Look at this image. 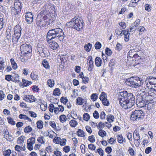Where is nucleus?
Listing matches in <instances>:
<instances>
[{
	"label": "nucleus",
	"mask_w": 156,
	"mask_h": 156,
	"mask_svg": "<svg viewBox=\"0 0 156 156\" xmlns=\"http://www.w3.org/2000/svg\"><path fill=\"white\" fill-rule=\"evenodd\" d=\"M119 101L120 105L124 109L131 108L135 104V98L131 93L124 91L120 93Z\"/></svg>",
	"instance_id": "f257e3e1"
},
{
	"label": "nucleus",
	"mask_w": 156,
	"mask_h": 156,
	"mask_svg": "<svg viewBox=\"0 0 156 156\" xmlns=\"http://www.w3.org/2000/svg\"><path fill=\"white\" fill-rule=\"evenodd\" d=\"M66 36L62 30L60 28H56L48 31L47 34V40L58 39L62 41Z\"/></svg>",
	"instance_id": "f03ea898"
},
{
	"label": "nucleus",
	"mask_w": 156,
	"mask_h": 156,
	"mask_svg": "<svg viewBox=\"0 0 156 156\" xmlns=\"http://www.w3.org/2000/svg\"><path fill=\"white\" fill-rule=\"evenodd\" d=\"M142 81L138 77H132L126 79L125 83L132 87L136 88L142 84Z\"/></svg>",
	"instance_id": "7ed1b4c3"
},
{
	"label": "nucleus",
	"mask_w": 156,
	"mask_h": 156,
	"mask_svg": "<svg viewBox=\"0 0 156 156\" xmlns=\"http://www.w3.org/2000/svg\"><path fill=\"white\" fill-rule=\"evenodd\" d=\"M14 34L12 36V40L14 44H16L21 35L22 29L19 25H16L14 29Z\"/></svg>",
	"instance_id": "20e7f679"
},
{
	"label": "nucleus",
	"mask_w": 156,
	"mask_h": 156,
	"mask_svg": "<svg viewBox=\"0 0 156 156\" xmlns=\"http://www.w3.org/2000/svg\"><path fill=\"white\" fill-rule=\"evenodd\" d=\"M144 116V114L142 111L137 110L132 112L131 118L133 121L137 120H138L141 119H143Z\"/></svg>",
	"instance_id": "39448f33"
},
{
	"label": "nucleus",
	"mask_w": 156,
	"mask_h": 156,
	"mask_svg": "<svg viewBox=\"0 0 156 156\" xmlns=\"http://www.w3.org/2000/svg\"><path fill=\"white\" fill-rule=\"evenodd\" d=\"M48 20L47 16H43L41 15H38L36 19V24L40 27L44 26L47 24V22Z\"/></svg>",
	"instance_id": "423d86ee"
},
{
	"label": "nucleus",
	"mask_w": 156,
	"mask_h": 156,
	"mask_svg": "<svg viewBox=\"0 0 156 156\" xmlns=\"http://www.w3.org/2000/svg\"><path fill=\"white\" fill-rule=\"evenodd\" d=\"M74 29L77 30H80L83 27V22L82 19L80 20L79 18H75L73 21Z\"/></svg>",
	"instance_id": "0eeeda50"
},
{
	"label": "nucleus",
	"mask_w": 156,
	"mask_h": 156,
	"mask_svg": "<svg viewBox=\"0 0 156 156\" xmlns=\"http://www.w3.org/2000/svg\"><path fill=\"white\" fill-rule=\"evenodd\" d=\"M20 49L23 54H27L32 51L31 46L27 44H23L20 46Z\"/></svg>",
	"instance_id": "6e6552de"
},
{
	"label": "nucleus",
	"mask_w": 156,
	"mask_h": 156,
	"mask_svg": "<svg viewBox=\"0 0 156 156\" xmlns=\"http://www.w3.org/2000/svg\"><path fill=\"white\" fill-rule=\"evenodd\" d=\"M145 99L146 102L149 105V104L156 102V95L153 92L150 93L145 97Z\"/></svg>",
	"instance_id": "1a4fd4ad"
},
{
	"label": "nucleus",
	"mask_w": 156,
	"mask_h": 156,
	"mask_svg": "<svg viewBox=\"0 0 156 156\" xmlns=\"http://www.w3.org/2000/svg\"><path fill=\"white\" fill-rule=\"evenodd\" d=\"M136 103L137 106L140 108H142L145 106L146 107H147L148 109L149 105L146 102V99H144L142 97L138 98L136 99Z\"/></svg>",
	"instance_id": "9d476101"
},
{
	"label": "nucleus",
	"mask_w": 156,
	"mask_h": 156,
	"mask_svg": "<svg viewBox=\"0 0 156 156\" xmlns=\"http://www.w3.org/2000/svg\"><path fill=\"white\" fill-rule=\"evenodd\" d=\"M133 136L135 140V141H134L135 145L136 146H139L140 142V136L137 130L134 131L133 134Z\"/></svg>",
	"instance_id": "9b49d317"
},
{
	"label": "nucleus",
	"mask_w": 156,
	"mask_h": 156,
	"mask_svg": "<svg viewBox=\"0 0 156 156\" xmlns=\"http://www.w3.org/2000/svg\"><path fill=\"white\" fill-rule=\"evenodd\" d=\"M25 20L27 23L30 24L31 23L33 20V15L30 12H27L25 15Z\"/></svg>",
	"instance_id": "f8f14e48"
},
{
	"label": "nucleus",
	"mask_w": 156,
	"mask_h": 156,
	"mask_svg": "<svg viewBox=\"0 0 156 156\" xmlns=\"http://www.w3.org/2000/svg\"><path fill=\"white\" fill-rule=\"evenodd\" d=\"M87 63L89 67L88 70L89 71H91L94 67V62L92 61V58L91 56L88 57L87 59Z\"/></svg>",
	"instance_id": "ddd939ff"
},
{
	"label": "nucleus",
	"mask_w": 156,
	"mask_h": 156,
	"mask_svg": "<svg viewBox=\"0 0 156 156\" xmlns=\"http://www.w3.org/2000/svg\"><path fill=\"white\" fill-rule=\"evenodd\" d=\"M52 40H47V42L49 44V46L53 50H55L58 47V44L56 42L52 41Z\"/></svg>",
	"instance_id": "4468645a"
},
{
	"label": "nucleus",
	"mask_w": 156,
	"mask_h": 156,
	"mask_svg": "<svg viewBox=\"0 0 156 156\" xmlns=\"http://www.w3.org/2000/svg\"><path fill=\"white\" fill-rule=\"evenodd\" d=\"M23 100L28 102H34L35 101V98L32 95H25Z\"/></svg>",
	"instance_id": "2eb2a0df"
},
{
	"label": "nucleus",
	"mask_w": 156,
	"mask_h": 156,
	"mask_svg": "<svg viewBox=\"0 0 156 156\" xmlns=\"http://www.w3.org/2000/svg\"><path fill=\"white\" fill-rule=\"evenodd\" d=\"M22 4L19 2V1L15 2L14 3V7L16 9L18 10L17 12H20L22 8Z\"/></svg>",
	"instance_id": "dca6fc26"
},
{
	"label": "nucleus",
	"mask_w": 156,
	"mask_h": 156,
	"mask_svg": "<svg viewBox=\"0 0 156 156\" xmlns=\"http://www.w3.org/2000/svg\"><path fill=\"white\" fill-rule=\"evenodd\" d=\"M64 111V108L62 105H58V107L55 108L54 112L56 114H58L60 112H62Z\"/></svg>",
	"instance_id": "f3484780"
},
{
	"label": "nucleus",
	"mask_w": 156,
	"mask_h": 156,
	"mask_svg": "<svg viewBox=\"0 0 156 156\" xmlns=\"http://www.w3.org/2000/svg\"><path fill=\"white\" fill-rule=\"evenodd\" d=\"M147 81L153 85H154L156 84V78L150 76L147 78Z\"/></svg>",
	"instance_id": "a211bd4d"
},
{
	"label": "nucleus",
	"mask_w": 156,
	"mask_h": 156,
	"mask_svg": "<svg viewBox=\"0 0 156 156\" xmlns=\"http://www.w3.org/2000/svg\"><path fill=\"white\" fill-rule=\"evenodd\" d=\"M48 51L47 49L45 47L44 48V49H43V50H42V51L40 53V55L41 57H44L48 56Z\"/></svg>",
	"instance_id": "6ab92c4d"
},
{
	"label": "nucleus",
	"mask_w": 156,
	"mask_h": 156,
	"mask_svg": "<svg viewBox=\"0 0 156 156\" xmlns=\"http://www.w3.org/2000/svg\"><path fill=\"white\" fill-rule=\"evenodd\" d=\"M86 102L85 99L80 97H78L76 99V103L79 105H81L84 103H86Z\"/></svg>",
	"instance_id": "aec40b11"
},
{
	"label": "nucleus",
	"mask_w": 156,
	"mask_h": 156,
	"mask_svg": "<svg viewBox=\"0 0 156 156\" xmlns=\"http://www.w3.org/2000/svg\"><path fill=\"white\" fill-rule=\"evenodd\" d=\"M20 76L17 74H14L12 76V81L16 83H18L20 82L19 80Z\"/></svg>",
	"instance_id": "412c9836"
},
{
	"label": "nucleus",
	"mask_w": 156,
	"mask_h": 156,
	"mask_svg": "<svg viewBox=\"0 0 156 156\" xmlns=\"http://www.w3.org/2000/svg\"><path fill=\"white\" fill-rule=\"evenodd\" d=\"M102 61L101 59L98 57H97L95 59V64L97 67H99L101 66Z\"/></svg>",
	"instance_id": "4be33fe9"
},
{
	"label": "nucleus",
	"mask_w": 156,
	"mask_h": 156,
	"mask_svg": "<svg viewBox=\"0 0 156 156\" xmlns=\"http://www.w3.org/2000/svg\"><path fill=\"white\" fill-rule=\"evenodd\" d=\"M116 137L117 139V141L120 144H122L124 140H125V138H123V137L122 134H119L117 135L116 136Z\"/></svg>",
	"instance_id": "5701e85b"
},
{
	"label": "nucleus",
	"mask_w": 156,
	"mask_h": 156,
	"mask_svg": "<svg viewBox=\"0 0 156 156\" xmlns=\"http://www.w3.org/2000/svg\"><path fill=\"white\" fill-rule=\"evenodd\" d=\"M133 58H136L137 59V62H136V65H134L135 66H136L137 65H139V66H141V64H142V63H139L138 62V60H141V57L140 56H139L138 54L136 53V52L135 53V55H134V56Z\"/></svg>",
	"instance_id": "b1692460"
},
{
	"label": "nucleus",
	"mask_w": 156,
	"mask_h": 156,
	"mask_svg": "<svg viewBox=\"0 0 156 156\" xmlns=\"http://www.w3.org/2000/svg\"><path fill=\"white\" fill-rule=\"evenodd\" d=\"M136 51L134 49L130 50L129 52H128V56L127 58H129L130 57V58H133V57H134Z\"/></svg>",
	"instance_id": "393cba45"
},
{
	"label": "nucleus",
	"mask_w": 156,
	"mask_h": 156,
	"mask_svg": "<svg viewBox=\"0 0 156 156\" xmlns=\"http://www.w3.org/2000/svg\"><path fill=\"white\" fill-rule=\"evenodd\" d=\"M42 64L43 66L46 69H49L50 68L49 63L46 59H44L43 60Z\"/></svg>",
	"instance_id": "a878e982"
},
{
	"label": "nucleus",
	"mask_w": 156,
	"mask_h": 156,
	"mask_svg": "<svg viewBox=\"0 0 156 156\" xmlns=\"http://www.w3.org/2000/svg\"><path fill=\"white\" fill-rule=\"evenodd\" d=\"M10 62L11 63V65L12 68L14 69H16L17 68V64L15 62L13 58H12L10 60Z\"/></svg>",
	"instance_id": "bb28decb"
},
{
	"label": "nucleus",
	"mask_w": 156,
	"mask_h": 156,
	"mask_svg": "<svg viewBox=\"0 0 156 156\" xmlns=\"http://www.w3.org/2000/svg\"><path fill=\"white\" fill-rule=\"evenodd\" d=\"M47 84L49 87H52L54 85V81L52 79H48L47 81Z\"/></svg>",
	"instance_id": "cd10ccee"
},
{
	"label": "nucleus",
	"mask_w": 156,
	"mask_h": 156,
	"mask_svg": "<svg viewBox=\"0 0 156 156\" xmlns=\"http://www.w3.org/2000/svg\"><path fill=\"white\" fill-rule=\"evenodd\" d=\"M75 18H73L72 20L69 22H67L66 23V25L67 27H71L74 29V23L73 21L74 20Z\"/></svg>",
	"instance_id": "c85d7f7f"
},
{
	"label": "nucleus",
	"mask_w": 156,
	"mask_h": 156,
	"mask_svg": "<svg viewBox=\"0 0 156 156\" xmlns=\"http://www.w3.org/2000/svg\"><path fill=\"white\" fill-rule=\"evenodd\" d=\"M27 143L33 145L35 143V139L33 137H31L27 140Z\"/></svg>",
	"instance_id": "c756f323"
},
{
	"label": "nucleus",
	"mask_w": 156,
	"mask_h": 156,
	"mask_svg": "<svg viewBox=\"0 0 156 156\" xmlns=\"http://www.w3.org/2000/svg\"><path fill=\"white\" fill-rule=\"evenodd\" d=\"M31 78L34 80H37L38 77V75L34 72H32L30 74Z\"/></svg>",
	"instance_id": "7c9ffc66"
},
{
	"label": "nucleus",
	"mask_w": 156,
	"mask_h": 156,
	"mask_svg": "<svg viewBox=\"0 0 156 156\" xmlns=\"http://www.w3.org/2000/svg\"><path fill=\"white\" fill-rule=\"evenodd\" d=\"M90 98L93 101H96L98 98V94L96 93H93L90 96Z\"/></svg>",
	"instance_id": "2f4dec72"
},
{
	"label": "nucleus",
	"mask_w": 156,
	"mask_h": 156,
	"mask_svg": "<svg viewBox=\"0 0 156 156\" xmlns=\"http://www.w3.org/2000/svg\"><path fill=\"white\" fill-rule=\"evenodd\" d=\"M77 135L79 136L84 137L85 136V134L82 130L79 129L77 131Z\"/></svg>",
	"instance_id": "473e14b6"
},
{
	"label": "nucleus",
	"mask_w": 156,
	"mask_h": 156,
	"mask_svg": "<svg viewBox=\"0 0 156 156\" xmlns=\"http://www.w3.org/2000/svg\"><path fill=\"white\" fill-rule=\"evenodd\" d=\"M4 137L5 138L8 140H12V137L11 135H10L9 134V133L7 132V133H6V132L5 133V134L4 135Z\"/></svg>",
	"instance_id": "72a5a7b5"
},
{
	"label": "nucleus",
	"mask_w": 156,
	"mask_h": 156,
	"mask_svg": "<svg viewBox=\"0 0 156 156\" xmlns=\"http://www.w3.org/2000/svg\"><path fill=\"white\" fill-rule=\"evenodd\" d=\"M69 123L70 126L73 127H75L78 124L77 121L73 119L71 120Z\"/></svg>",
	"instance_id": "f704fd0d"
},
{
	"label": "nucleus",
	"mask_w": 156,
	"mask_h": 156,
	"mask_svg": "<svg viewBox=\"0 0 156 156\" xmlns=\"http://www.w3.org/2000/svg\"><path fill=\"white\" fill-rule=\"evenodd\" d=\"M98 134L102 137H103L104 136H106V133L104 130L100 129L98 132Z\"/></svg>",
	"instance_id": "c9c22d12"
},
{
	"label": "nucleus",
	"mask_w": 156,
	"mask_h": 156,
	"mask_svg": "<svg viewBox=\"0 0 156 156\" xmlns=\"http://www.w3.org/2000/svg\"><path fill=\"white\" fill-rule=\"evenodd\" d=\"M67 119L66 116L64 115H61L59 117V119L61 122H64Z\"/></svg>",
	"instance_id": "e433bc0d"
},
{
	"label": "nucleus",
	"mask_w": 156,
	"mask_h": 156,
	"mask_svg": "<svg viewBox=\"0 0 156 156\" xmlns=\"http://www.w3.org/2000/svg\"><path fill=\"white\" fill-rule=\"evenodd\" d=\"M37 127L39 129H42L43 126V122L41 120L38 121L37 122Z\"/></svg>",
	"instance_id": "4c0bfd02"
},
{
	"label": "nucleus",
	"mask_w": 156,
	"mask_h": 156,
	"mask_svg": "<svg viewBox=\"0 0 156 156\" xmlns=\"http://www.w3.org/2000/svg\"><path fill=\"white\" fill-rule=\"evenodd\" d=\"M60 94V89L58 88L55 89L53 91V94L54 95L58 96Z\"/></svg>",
	"instance_id": "58836bf2"
},
{
	"label": "nucleus",
	"mask_w": 156,
	"mask_h": 156,
	"mask_svg": "<svg viewBox=\"0 0 156 156\" xmlns=\"http://www.w3.org/2000/svg\"><path fill=\"white\" fill-rule=\"evenodd\" d=\"M22 82H23L24 86L25 87L28 86L31 84V82L24 79H22Z\"/></svg>",
	"instance_id": "ea45409f"
},
{
	"label": "nucleus",
	"mask_w": 156,
	"mask_h": 156,
	"mask_svg": "<svg viewBox=\"0 0 156 156\" xmlns=\"http://www.w3.org/2000/svg\"><path fill=\"white\" fill-rule=\"evenodd\" d=\"M92 47V44L89 43L84 46V49L86 51H89L91 49Z\"/></svg>",
	"instance_id": "a19ab883"
},
{
	"label": "nucleus",
	"mask_w": 156,
	"mask_h": 156,
	"mask_svg": "<svg viewBox=\"0 0 156 156\" xmlns=\"http://www.w3.org/2000/svg\"><path fill=\"white\" fill-rule=\"evenodd\" d=\"M114 119V116L112 115H107V121L109 122H113Z\"/></svg>",
	"instance_id": "79ce46f5"
},
{
	"label": "nucleus",
	"mask_w": 156,
	"mask_h": 156,
	"mask_svg": "<svg viewBox=\"0 0 156 156\" xmlns=\"http://www.w3.org/2000/svg\"><path fill=\"white\" fill-rule=\"evenodd\" d=\"M106 98H107V96L106 94L103 92L100 95L99 98L100 100L101 101L105 99Z\"/></svg>",
	"instance_id": "37998d69"
},
{
	"label": "nucleus",
	"mask_w": 156,
	"mask_h": 156,
	"mask_svg": "<svg viewBox=\"0 0 156 156\" xmlns=\"http://www.w3.org/2000/svg\"><path fill=\"white\" fill-rule=\"evenodd\" d=\"M18 10L16 9L14 7H12V9H11V13L12 15H15L16 14H18L20 12H17Z\"/></svg>",
	"instance_id": "c03bdc74"
},
{
	"label": "nucleus",
	"mask_w": 156,
	"mask_h": 156,
	"mask_svg": "<svg viewBox=\"0 0 156 156\" xmlns=\"http://www.w3.org/2000/svg\"><path fill=\"white\" fill-rule=\"evenodd\" d=\"M139 33L140 35H141L143 34L145 31H146L145 28L143 26H140L139 28Z\"/></svg>",
	"instance_id": "a18cd8bd"
},
{
	"label": "nucleus",
	"mask_w": 156,
	"mask_h": 156,
	"mask_svg": "<svg viewBox=\"0 0 156 156\" xmlns=\"http://www.w3.org/2000/svg\"><path fill=\"white\" fill-rule=\"evenodd\" d=\"M140 0H131L129 4V6H135L136 5L135 4L137 3Z\"/></svg>",
	"instance_id": "49530a36"
},
{
	"label": "nucleus",
	"mask_w": 156,
	"mask_h": 156,
	"mask_svg": "<svg viewBox=\"0 0 156 156\" xmlns=\"http://www.w3.org/2000/svg\"><path fill=\"white\" fill-rule=\"evenodd\" d=\"M11 153V150L10 149H8L3 151V155L5 156H10Z\"/></svg>",
	"instance_id": "de8ad7c7"
},
{
	"label": "nucleus",
	"mask_w": 156,
	"mask_h": 156,
	"mask_svg": "<svg viewBox=\"0 0 156 156\" xmlns=\"http://www.w3.org/2000/svg\"><path fill=\"white\" fill-rule=\"evenodd\" d=\"M90 117V115L88 114L85 113L83 115V118L84 120L87 121L89 119Z\"/></svg>",
	"instance_id": "09e8293b"
},
{
	"label": "nucleus",
	"mask_w": 156,
	"mask_h": 156,
	"mask_svg": "<svg viewBox=\"0 0 156 156\" xmlns=\"http://www.w3.org/2000/svg\"><path fill=\"white\" fill-rule=\"evenodd\" d=\"M144 7L145 8V10L146 11H147L148 12H149L151 11V5L148 4H146L144 5Z\"/></svg>",
	"instance_id": "8fccbe9b"
},
{
	"label": "nucleus",
	"mask_w": 156,
	"mask_h": 156,
	"mask_svg": "<svg viewBox=\"0 0 156 156\" xmlns=\"http://www.w3.org/2000/svg\"><path fill=\"white\" fill-rule=\"evenodd\" d=\"M8 120V123L12 125H15L16 123L15 121H14L13 119L11 118L10 117H8L7 118Z\"/></svg>",
	"instance_id": "3c124183"
},
{
	"label": "nucleus",
	"mask_w": 156,
	"mask_h": 156,
	"mask_svg": "<svg viewBox=\"0 0 156 156\" xmlns=\"http://www.w3.org/2000/svg\"><path fill=\"white\" fill-rule=\"evenodd\" d=\"M32 128L30 126L26 127L24 129V132L25 133H28L31 132L32 130Z\"/></svg>",
	"instance_id": "603ef678"
},
{
	"label": "nucleus",
	"mask_w": 156,
	"mask_h": 156,
	"mask_svg": "<svg viewBox=\"0 0 156 156\" xmlns=\"http://www.w3.org/2000/svg\"><path fill=\"white\" fill-rule=\"evenodd\" d=\"M105 124L102 122H100L97 126V128L99 129H102L105 126Z\"/></svg>",
	"instance_id": "864d4df0"
},
{
	"label": "nucleus",
	"mask_w": 156,
	"mask_h": 156,
	"mask_svg": "<svg viewBox=\"0 0 156 156\" xmlns=\"http://www.w3.org/2000/svg\"><path fill=\"white\" fill-rule=\"evenodd\" d=\"M60 140H61L60 137H56L53 140V142L56 144H59Z\"/></svg>",
	"instance_id": "5fc2aeb1"
},
{
	"label": "nucleus",
	"mask_w": 156,
	"mask_h": 156,
	"mask_svg": "<svg viewBox=\"0 0 156 156\" xmlns=\"http://www.w3.org/2000/svg\"><path fill=\"white\" fill-rule=\"evenodd\" d=\"M68 101V99L66 97H62L60 99V101L63 104L66 105V104L67 102Z\"/></svg>",
	"instance_id": "6e6d98bb"
},
{
	"label": "nucleus",
	"mask_w": 156,
	"mask_h": 156,
	"mask_svg": "<svg viewBox=\"0 0 156 156\" xmlns=\"http://www.w3.org/2000/svg\"><path fill=\"white\" fill-rule=\"evenodd\" d=\"M44 46H41L40 45H37V51L39 53V54L42 51V50H43V49H44Z\"/></svg>",
	"instance_id": "4d7b16f0"
},
{
	"label": "nucleus",
	"mask_w": 156,
	"mask_h": 156,
	"mask_svg": "<svg viewBox=\"0 0 156 156\" xmlns=\"http://www.w3.org/2000/svg\"><path fill=\"white\" fill-rule=\"evenodd\" d=\"M67 140L66 139H61L60 140L59 144L61 146H65L66 145Z\"/></svg>",
	"instance_id": "13d9d810"
},
{
	"label": "nucleus",
	"mask_w": 156,
	"mask_h": 156,
	"mask_svg": "<svg viewBox=\"0 0 156 156\" xmlns=\"http://www.w3.org/2000/svg\"><path fill=\"white\" fill-rule=\"evenodd\" d=\"M101 101L104 105L108 106L109 105V101L108 100L107 98Z\"/></svg>",
	"instance_id": "bf43d9fd"
},
{
	"label": "nucleus",
	"mask_w": 156,
	"mask_h": 156,
	"mask_svg": "<svg viewBox=\"0 0 156 156\" xmlns=\"http://www.w3.org/2000/svg\"><path fill=\"white\" fill-rule=\"evenodd\" d=\"M5 79L8 81H12V76L10 75H7L5 76Z\"/></svg>",
	"instance_id": "052dcab7"
},
{
	"label": "nucleus",
	"mask_w": 156,
	"mask_h": 156,
	"mask_svg": "<svg viewBox=\"0 0 156 156\" xmlns=\"http://www.w3.org/2000/svg\"><path fill=\"white\" fill-rule=\"evenodd\" d=\"M55 107L54 105L52 104H51L49 105V111L50 112H53V110L54 111L55 110Z\"/></svg>",
	"instance_id": "680f3d73"
},
{
	"label": "nucleus",
	"mask_w": 156,
	"mask_h": 156,
	"mask_svg": "<svg viewBox=\"0 0 156 156\" xmlns=\"http://www.w3.org/2000/svg\"><path fill=\"white\" fill-rule=\"evenodd\" d=\"M95 48L96 49H100L101 46V43L98 42L97 41L96 42V44L94 45Z\"/></svg>",
	"instance_id": "e2e57ef3"
},
{
	"label": "nucleus",
	"mask_w": 156,
	"mask_h": 156,
	"mask_svg": "<svg viewBox=\"0 0 156 156\" xmlns=\"http://www.w3.org/2000/svg\"><path fill=\"white\" fill-rule=\"evenodd\" d=\"M44 138L43 136H41L38 138L37 141L41 144L44 143L45 141L44 140Z\"/></svg>",
	"instance_id": "0e129e2a"
},
{
	"label": "nucleus",
	"mask_w": 156,
	"mask_h": 156,
	"mask_svg": "<svg viewBox=\"0 0 156 156\" xmlns=\"http://www.w3.org/2000/svg\"><path fill=\"white\" fill-rule=\"evenodd\" d=\"M105 53L108 56H110L112 53V51L110 49L108 48L105 49Z\"/></svg>",
	"instance_id": "69168bd1"
},
{
	"label": "nucleus",
	"mask_w": 156,
	"mask_h": 156,
	"mask_svg": "<svg viewBox=\"0 0 156 156\" xmlns=\"http://www.w3.org/2000/svg\"><path fill=\"white\" fill-rule=\"evenodd\" d=\"M93 116L94 118L96 119H98L99 118V115L98 112L97 111H94L93 113Z\"/></svg>",
	"instance_id": "338daca9"
},
{
	"label": "nucleus",
	"mask_w": 156,
	"mask_h": 156,
	"mask_svg": "<svg viewBox=\"0 0 156 156\" xmlns=\"http://www.w3.org/2000/svg\"><path fill=\"white\" fill-rule=\"evenodd\" d=\"M53 153L56 156H61L62 155V153L59 151H54Z\"/></svg>",
	"instance_id": "774afa93"
}]
</instances>
